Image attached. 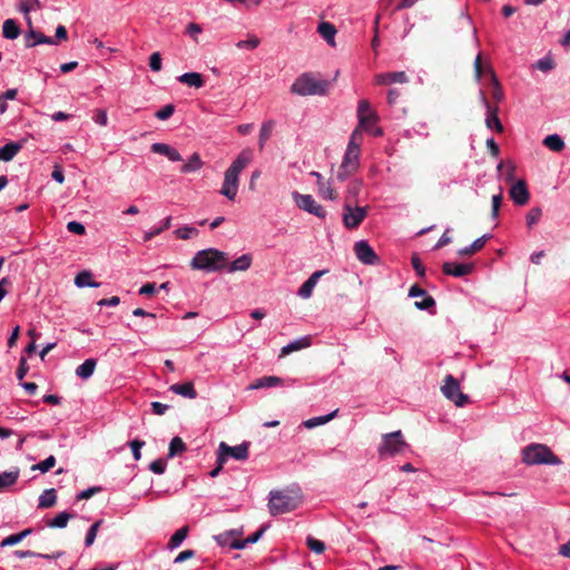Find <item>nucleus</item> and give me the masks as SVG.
<instances>
[{"label":"nucleus","mask_w":570,"mask_h":570,"mask_svg":"<svg viewBox=\"0 0 570 570\" xmlns=\"http://www.w3.org/2000/svg\"><path fill=\"white\" fill-rule=\"evenodd\" d=\"M19 478V470L4 471L0 473V490L7 489L13 485Z\"/></svg>","instance_id":"nucleus-42"},{"label":"nucleus","mask_w":570,"mask_h":570,"mask_svg":"<svg viewBox=\"0 0 570 570\" xmlns=\"http://www.w3.org/2000/svg\"><path fill=\"white\" fill-rule=\"evenodd\" d=\"M303 502V494L298 487L283 490H272L268 494V511L272 515L289 513Z\"/></svg>","instance_id":"nucleus-1"},{"label":"nucleus","mask_w":570,"mask_h":570,"mask_svg":"<svg viewBox=\"0 0 570 570\" xmlns=\"http://www.w3.org/2000/svg\"><path fill=\"white\" fill-rule=\"evenodd\" d=\"M198 234H199V230L196 227L189 226V225H184V226L175 229V232H174V235L176 236V238L183 239V240L191 239V238L196 237Z\"/></svg>","instance_id":"nucleus-41"},{"label":"nucleus","mask_w":570,"mask_h":570,"mask_svg":"<svg viewBox=\"0 0 570 570\" xmlns=\"http://www.w3.org/2000/svg\"><path fill=\"white\" fill-rule=\"evenodd\" d=\"M253 159L250 149L242 150L224 174L220 194L228 200H234L238 193L239 175Z\"/></svg>","instance_id":"nucleus-2"},{"label":"nucleus","mask_w":570,"mask_h":570,"mask_svg":"<svg viewBox=\"0 0 570 570\" xmlns=\"http://www.w3.org/2000/svg\"><path fill=\"white\" fill-rule=\"evenodd\" d=\"M523 462L529 465L551 464L558 465L560 459L544 444L533 443L525 446L522 451Z\"/></svg>","instance_id":"nucleus-7"},{"label":"nucleus","mask_w":570,"mask_h":570,"mask_svg":"<svg viewBox=\"0 0 570 570\" xmlns=\"http://www.w3.org/2000/svg\"><path fill=\"white\" fill-rule=\"evenodd\" d=\"M166 462L161 459H158L150 463L149 469L156 474H163L166 471Z\"/></svg>","instance_id":"nucleus-62"},{"label":"nucleus","mask_w":570,"mask_h":570,"mask_svg":"<svg viewBox=\"0 0 570 570\" xmlns=\"http://www.w3.org/2000/svg\"><path fill=\"white\" fill-rule=\"evenodd\" d=\"M97 361L95 358H87L76 368V375L82 380L89 379L96 368Z\"/></svg>","instance_id":"nucleus-28"},{"label":"nucleus","mask_w":570,"mask_h":570,"mask_svg":"<svg viewBox=\"0 0 570 570\" xmlns=\"http://www.w3.org/2000/svg\"><path fill=\"white\" fill-rule=\"evenodd\" d=\"M407 448L401 431L386 433L382 436V442L377 448V454L381 459L394 456L403 453Z\"/></svg>","instance_id":"nucleus-8"},{"label":"nucleus","mask_w":570,"mask_h":570,"mask_svg":"<svg viewBox=\"0 0 570 570\" xmlns=\"http://www.w3.org/2000/svg\"><path fill=\"white\" fill-rule=\"evenodd\" d=\"M175 112V106L171 104L165 105L163 108L156 111L155 117L159 120L169 119Z\"/></svg>","instance_id":"nucleus-52"},{"label":"nucleus","mask_w":570,"mask_h":570,"mask_svg":"<svg viewBox=\"0 0 570 570\" xmlns=\"http://www.w3.org/2000/svg\"><path fill=\"white\" fill-rule=\"evenodd\" d=\"M354 253L360 262L365 265H375L380 263V257L366 240H358L354 245Z\"/></svg>","instance_id":"nucleus-13"},{"label":"nucleus","mask_w":570,"mask_h":570,"mask_svg":"<svg viewBox=\"0 0 570 570\" xmlns=\"http://www.w3.org/2000/svg\"><path fill=\"white\" fill-rule=\"evenodd\" d=\"M150 149L155 154L166 156L171 161H180L181 160V156H180L179 151L167 144L155 142L151 145Z\"/></svg>","instance_id":"nucleus-21"},{"label":"nucleus","mask_w":570,"mask_h":570,"mask_svg":"<svg viewBox=\"0 0 570 570\" xmlns=\"http://www.w3.org/2000/svg\"><path fill=\"white\" fill-rule=\"evenodd\" d=\"M239 534H240L239 530L233 529V530H228L220 534L215 535V540L219 546L229 547L230 549H233V544L237 540L235 537H237Z\"/></svg>","instance_id":"nucleus-27"},{"label":"nucleus","mask_w":570,"mask_h":570,"mask_svg":"<svg viewBox=\"0 0 570 570\" xmlns=\"http://www.w3.org/2000/svg\"><path fill=\"white\" fill-rule=\"evenodd\" d=\"M72 518V514L63 511L58 513L53 519L47 522L49 528H59L62 529L67 525L68 521Z\"/></svg>","instance_id":"nucleus-46"},{"label":"nucleus","mask_w":570,"mask_h":570,"mask_svg":"<svg viewBox=\"0 0 570 570\" xmlns=\"http://www.w3.org/2000/svg\"><path fill=\"white\" fill-rule=\"evenodd\" d=\"M19 35H20V28H19L18 23L16 22V20L7 19L2 26V36L6 39L14 40L19 37Z\"/></svg>","instance_id":"nucleus-31"},{"label":"nucleus","mask_w":570,"mask_h":570,"mask_svg":"<svg viewBox=\"0 0 570 570\" xmlns=\"http://www.w3.org/2000/svg\"><path fill=\"white\" fill-rule=\"evenodd\" d=\"M490 237H491L490 235L484 234L483 236L476 238L471 245H469L464 248H461L459 253L461 255L474 254L475 252L480 250L485 245V243L488 242V239Z\"/></svg>","instance_id":"nucleus-37"},{"label":"nucleus","mask_w":570,"mask_h":570,"mask_svg":"<svg viewBox=\"0 0 570 570\" xmlns=\"http://www.w3.org/2000/svg\"><path fill=\"white\" fill-rule=\"evenodd\" d=\"M473 268L474 266L471 263L445 262L442 266V272L445 275L463 277L471 274Z\"/></svg>","instance_id":"nucleus-15"},{"label":"nucleus","mask_w":570,"mask_h":570,"mask_svg":"<svg viewBox=\"0 0 570 570\" xmlns=\"http://www.w3.org/2000/svg\"><path fill=\"white\" fill-rule=\"evenodd\" d=\"M474 68H475V77H476L478 80H481V78L485 73L490 75L491 80H492V82L494 85L493 97L495 99L499 98V80H498L494 71L490 67L482 65L481 55L476 56L475 61H474Z\"/></svg>","instance_id":"nucleus-18"},{"label":"nucleus","mask_w":570,"mask_h":570,"mask_svg":"<svg viewBox=\"0 0 570 570\" xmlns=\"http://www.w3.org/2000/svg\"><path fill=\"white\" fill-rule=\"evenodd\" d=\"M326 271H317L314 272L298 288V296L302 298H309L313 294V291L320 279V277L325 274Z\"/></svg>","instance_id":"nucleus-20"},{"label":"nucleus","mask_w":570,"mask_h":570,"mask_svg":"<svg viewBox=\"0 0 570 570\" xmlns=\"http://www.w3.org/2000/svg\"><path fill=\"white\" fill-rule=\"evenodd\" d=\"M317 31L330 46H335L336 29L334 24L323 21L318 24Z\"/></svg>","instance_id":"nucleus-24"},{"label":"nucleus","mask_w":570,"mask_h":570,"mask_svg":"<svg viewBox=\"0 0 570 570\" xmlns=\"http://www.w3.org/2000/svg\"><path fill=\"white\" fill-rule=\"evenodd\" d=\"M336 413H337V410H335L326 415L308 419V420L304 421L303 424L307 429H313V428H316L318 425H323V424L330 422L332 419H334L336 416Z\"/></svg>","instance_id":"nucleus-40"},{"label":"nucleus","mask_w":570,"mask_h":570,"mask_svg":"<svg viewBox=\"0 0 570 570\" xmlns=\"http://www.w3.org/2000/svg\"><path fill=\"white\" fill-rule=\"evenodd\" d=\"M204 166V161L202 160L198 153H194L186 164H184L180 168L183 174L195 173L198 171Z\"/></svg>","instance_id":"nucleus-30"},{"label":"nucleus","mask_w":570,"mask_h":570,"mask_svg":"<svg viewBox=\"0 0 570 570\" xmlns=\"http://www.w3.org/2000/svg\"><path fill=\"white\" fill-rule=\"evenodd\" d=\"M57 494L55 489L45 490L38 500V508L48 509L56 504Z\"/></svg>","instance_id":"nucleus-32"},{"label":"nucleus","mask_w":570,"mask_h":570,"mask_svg":"<svg viewBox=\"0 0 570 570\" xmlns=\"http://www.w3.org/2000/svg\"><path fill=\"white\" fill-rule=\"evenodd\" d=\"M75 285L77 287H99L100 284L92 281V275L88 271L78 273L75 277Z\"/></svg>","instance_id":"nucleus-33"},{"label":"nucleus","mask_w":570,"mask_h":570,"mask_svg":"<svg viewBox=\"0 0 570 570\" xmlns=\"http://www.w3.org/2000/svg\"><path fill=\"white\" fill-rule=\"evenodd\" d=\"M541 215L542 212L539 207L531 208L525 217L528 227L534 225L540 219Z\"/></svg>","instance_id":"nucleus-56"},{"label":"nucleus","mask_w":570,"mask_h":570,"mask_svg":"<svg viewBox=\"0 0 570 570\" xmlns=\"http://www.w3.org/2000/svg\"><path fill=\"white\" fill-rule=\"evenodd\" d=\"M171 225V216H167L159 226H154L149 230H147L144 235V240L148 242L151 238L156 237L160 233H163L165 229L169 228Z\"/></svg>","instance_id":"nucleus-38"},{"label":"nucleus","mask_w":570,"mask_h":570,"mask_svg":"<svg viewBox=\"0 0 570 570\" xmlns=\"http://www.w3.org/2000/svg\"><path fill=\"white\" fill-rule=\"evenodd\" d=\"M169 391L186 399H196L197 392L193 382L176 383L169 386Z\"/></svg>","instance_id":"nucleus-23"},{"label":"nucleus","mask_w":570,"mask_h":570,"mask_svg":"<svg viewBox=\"0 0 570 570\" xmlns=\"http://www.w3.org/2000/svg\"><path fill=\"white\" fill-rule=\"evenodd\" d=\"M274 126H275L274 120H267L262 124L261 130H259V137H258L259 149H263L266 141L269 139L272 131L274 129Z\"/></svg>","instance_id":"nucleus-36"},{"label":"nucleus","mask_w":570,"mask_h":570,"mask_svg":"<svg viewBox=\"0 0 570 570\" xmlns=\"http://www.w3.org/2000/svg\"><path fill=\"white\" fill-rule=\"evenodd\" d=\"M253 262V257L250 254H243L236 259H234L232 263H227V266L225 267L228 273H235V272H245L247 271Z\"/></svg>","instance_id":"nucleus-22"},{"label":"nucleus","mask_w":570,"mask_h":570,"mask_svg":"<svg viewBox=\"0 0 570 570\" xmlns=\"http://www.w3.org/2000/svg\"><path fill=\"white\" fill-rule=\"evenodd\" d=\"M414 305L417 309L426 311L435 305V299L428 294L421 301H416Z\"/></svg>","instance_id":"nucleus-55"},{"label":"nucleus","mask_w":570,"mask_h":570,"mask_svg":"<svg viewBox=\"0 0 570 570\" xmlns=\"http://www.w3.org/2000/svg\"><path fill=\"white\" fill-rule=\"evenodd\" d=\"M509 196L519 206L529 202V190L524 180H518L509 189Z\"/></svg>","instance_id":"nucleus-16"},{"label":"nucleus","mask_w":570,"mask_h":570,"mask_svg":"<svg viewBox=\"0 0 570 570\" xmlns=\"http://www.w3.org/2000/svg\"><path fill=\"white\" fill-rule=\"evenodd\" d=\"M259 46V39L255 36L248 37L246 40H240L236 43L239 49H255Z\"/></svg>","instance_id":"nucleus-54"},{"label":"nucleus","mask_w":570,"mask_h":570,"mask_svg":"<svg viewBox=\"0 0 570 570\" xmlns=\"http://www.w3.org/2000/svg\"><path fill=\"white\" fill-rule=\"evenodd\" d=\"M366 214V207H352L351 205L345 204L343 224L347 229H354L364 220Z\"/></svg>","instance_id":"nucleus-12"},{"label":"nucleus","mask_w":570,"mask_h":570,"mask_svg":"<svg viewBox=\"0 0 570 570\" xmlns=\"http://www.w3.org/2000/svg\"><path fill=\"white\" fill-rule=\"evenodd\" d=\"M92 120L99 125V126H107L108 125V116L107 111L105 109H97L95 111V115L92 116Z\"/></svg>","instance_id":"nucleus-59"},{"label":"nucleus","mask_w":570,"mask_h":570,"mask_svg":"<svg viewBox=\"0 0 570 570\" xmlns=\"http://www.w3.org/2000/svg\"><path fill=\"white\" fill-rule=\"evenodd\" d=\"M101 491V488L100 487H91V488H88L81 492H79L77 495H76V499L78 501L80 500H87L89 498H91L94 494L98 493Z\"/></svg>","instance_id":"nucleus-61"},{"label":"nucleus","mask_w":570,"mask_h":570,"mask_svg":"<svg viewBox=\"0 0 570 570\" xmlns=\"http://www.w3.org/2000/svg\"><path fill=\"white\" fill-rule=\"evenodd\" d=\"M14 554L20 558V559H24V558H42V559H47V560H51V559H58L62 556V552H57L55 554H45V553H37L35 551H31V550H17L14 552Z\"/></svg>","instance_id":"nucleus-43"},{"label":"nucleus","mask_w":570,"mask_h":570,"mask_svg":"<svg viewBox=\"0 0 570 570\" xmlns=\"http://www.w3.org/2000/svg\"><path fill=\"white\" fill-rule=\"evenodd\" d=\"M100 524H101V521H96L95 523H92L90 525L89 530L87 531L86 538H85L86 547H90L95 542V539L97 537V531H98V528L100 527Z\"/></svg>","instance_id":"nucleus-53"},{"label":"nucleus","mask_w":570,"mask_h":570,"mask_svg":"<svg viewBox=\"0 0 570 570\" xmlns=\"http://www.w3.org/2000/svg\"><path fill=\"white\" fill-rule=\"evenodd\" d=\"M309 345H311V338L308 336L299 337L295 341H292L287 345L283 346L281 350V356H284L292 352L308 347Z\"/></svg>","instance_id":"nucleus-25"},{"label":"nucleus","mask_w":570,"mask_h":570,"mask_svg":"<svg viewBox=\"0 0 570 570\" xmlns=\"http://www.w3.org/2000/svg\"><path fill=\"white\" fill-rule=\"evenodd\" d=\"M543 145L550 150L557 153L561 151L564 148V142L562 138L557 134L547 136L543 139Z\"/></svg>","instance_id":"nucleus-44"},{"label":"nucleus","mask_w":570,"mask_h":570,"mask_svg":"<svg viewBox=\"0 0 570 570\" xmlns=\"http://www.w3.org/2000/svg\"><path fill=\"white\" fill-rule=\"evenodd\" d=\"M556 63L551 57H544L534 63V68L540 71L548 72L554 68Z\"/></svg>","instance_id":"nucleus-50"},{"label":"nucleus","mask_w":570,"mask_h":570,"mask_svg":"<svg viewBox=\"0 0 570 570\" xmlns=\"http://www.w3.org/2000/svg\"><path fill=\"white\" fill-rule=\"evenodd\" d=\"M217 454L219 455V463H226L229 458L236 461H246L249 454V443L244 442L236 446H230L226 442H220Z\"/></svg>","instance_id":"nucleus-9"},{"label":"nucleus","mask_w":570,"mask_h":570,"mask_svg":"<svg viewBox=\"0 0 570 570\" xmlns=\"http://www.w3.org/2000/svg\"><path fill=\"white\" fill-rule=\"evenodd\" d=\"M292 197L299 209L307 212L308 214H312L318 218L326 217V210L316 203L312 195H304L299 194L298 191H293Z\"/></svg>","instance_id":"nucleus-10"},{"label":"nucleus","mask_w":570,"mask_h":570,"mask_svg":"<svg viewBox=\"0 0 570 570\" xmlns=\"http://www.w3.org/2000/svg\"><path fill=\"white\" fill-rule=\"evenodd\" d=\"M130 449H131V452H132V456H134V460L135 461H139L140 458H141V448L145 445V442L141 441V440H132L130 443Z\"/></svg>","instance_id":"nucleus-58"},{"label":"nucleus","mask_w":570,"mask_h":570,"mask_svg":"<svg viewBox=\"0 0 570 570\" xmlns=\"http://www.w3.org/2000/svg\"><path fill=\"white\" fill-rule=\"evenodd\" d=\"M480 98H481V101L483 104V106L485 107L487 109V118H485V124L488 126V128L490 129H494L495 131L499 132V111H498V108H491L483 90H480Z\"/></svg>","instance_id":"nucleus-19"},{"label":"nucleus","mask_w":570,"mask_h":570,"mask_svg":"<svg viewBox=\"0 0 570 570\" xmlns=\"http://www.w3.org/2000/svg\"><path fill=\"white\" fill-rule=\"evenodd\" d=\"M306 544L307 547L309 548V550H312L313 552L317 553V554H321L324 552L325 550V544L324 542L308 535L307 539H306Z\"/></svg>","instance_id":"nucleus-51"},{"label":"nucleus","mask_w":570,"mask_h":570,"mask_svg":"<svg viewBox=\"0 0 570 570\" xmlns=\"http://www.w3.org/2000/svg\"><path fill=\"white\" fill-rule=\"evenodd\" d=\"M39 0H27L20 4L19 10L26 16L29 26H31V19L29 17L30 11L40 9Z\"/></svg>","instance_id":"nucleus-47"},{"label":"nucleus","mask_w":570,"mask_h":570,"mask_svg":"<svg viewBox=\"0 0 570 570\" xmlns=\"http://www.w3.org/2000/svg\"><path fill=\"white\" fill-rule=\"evenodd\" d=\"M21 145L19 142H8L0 148V160L10 161L20 151Z\"/></svg>","instance_id":"nucleus-29"},{"label":"nucleus","mask_w":570,"mask_h":570,"mask_svg":"<svg viewBox=\"0 0 570 570\" xmlns=\"http://www.w3.org/2000/svg\"><path fill=\"white\" fill-rule=\"evenodd\" d=\"M28 370H29V367L27 365L26 358L21 357L20 362H19V366H18L17 372H16L17 379L19 381H22L24 379V376L27 375Z\"/></svg>","instance_id":"nucleus-63"},{"label":"nucleus","mask_w":570,"mask_h":570,"mask_svg":"<svg viewBox=\"0 0 570 570\" xmlns=\"http://www.w3.org/2000/svg\"><path fill=\"white\" fill-rule=\"evenodd\" d=\"M188 535V527H181L169 539L167 548L169 550L177 549Z\"/></svg>","instance_id":"nucleus-35"},{"label":"nucleus","mask_w":570,"mask_h":570,"mask_svg":"<svg viewBox=\"0 0 570 570\" xmlns=\"http://www.w3.org/2000/svg\"><path fill=\"white\" fill-rule=\"evenodd\" d=\"M149 68L155 71V72H158L161 70L163 68V63H161V56L159 52H154L150 55L149 57Z\"/></svg>","instance_id":"nucleus-57"},{"label":"nucleus","mask_w":570,"mask_h":570,"mask_svg":"<svg viewBox=\"0 0 570 570\" xmlns=\"http://www.w3.org/2000/svg\"><path fill=\"white\" fill-rule=\"evenodd\" d=\"M441 390L443 395L458 406L464 405L468 401V396L461 392L459 382L451 374L445 376Z\"/></svg>","instance_id":"nucleus-11"},{"label":"nucleus","mask_w":570,"mask_h":570,"mask_svg":"<svg viewBox=\"0 0 570 570\" xmlns=\"http://www.w3.org/2000/svg\"><path fill=\"white\" fill-rule=\"evenodd\" d=\"M178 81L189 87L202 88L204 86L203 76L198 72H185L180 75Z\"/></svg>","instance_id":"nucleus-26"},{"label":"nucleus","mask_w":570,"mask_h":570,"mask_svg":"<svg viewBox=\"0 0 570 570\" xmlns=\"http://www.w3.org/2000/svg\"><path fill=\"white\" fill-rule=\"evenodd\" d=\"M409 77L404 71L382 72L374 77V83L379 86H390L393 83H406Z\"/></svg>","instance_id":"nucleus-14"},{"label":"nucleus","mask_w":570,"mask_h":570,"mask_svg":"<svg viewBox=\"0 0 570 570\" xmlns=\"http://www.w3.org/2000/svg\"><path fill=\"white\" fill-rule=\"evenodd\" d=\"M187 446L180 436H174L168 448V458H175L186 452Z\"/></svg>","instance_id":"nucleus-34"},{"label":"nucleus","mask_w":570,"mask_h":570,"mask_svg":"<svg viewBox=\"0 0 570 570\" xmlns=\"http://www.w3.org/2000/svg\"><path fill=\"white\" fill-rule=\"evenodd\" d=\"M264 532H265V527H262L258 531H256L252 535H248L246 539L236 540L235 543L233 544V549L240 550V549H245L248 544L256 543L261 539V537L263 535Z\"/></svg>","instance_id":"nucleus-39"},{"label":"nucleus","mask_w":570,"mask_h":570,"mask_svg":"<svg viewBox=\"0 0 570 570\" xmlns=\"http://www.w3.org/2000/svg\"><path fill=\"white\" fill-rule=\"evenodd\" d=\"M328 89V81L316 78L311 72L298 76L291 86V92L297 96L325 95Z\"/></svg>","instance_id":"nucleus-6"},{"label":"nucleus","mask_w":570,"mask_h":570,"mask_svg":"<svg viewBox=\"0 0 570 570\" xmlns=\"http://www.w3.org/2000/svg\"><path fill=\"white\" fill-rule=\"evenodd\" d=\"M56 464V458L53 455H49L43 461L39 462L38 464H35L32 466V470H39L41 473H46L49 470H51Z\"/></svg>","instance_id":"nucleus-49"},{"label":"nucleus","mask_w":570,"mask_h":570,"mask_svg":"<svg viewBox=\"0 0 570 570\" xmlns=\"http://www.w3.org/2000/svg\"><path fill=\"white\" fill-rule=\"evenodd\" d=\"M32 533V529L28 528L19 533L10 534L7 538H4L0 546L1 547H11L14 544H18L20 541H22L26 537Z\"/></svg>","instance_id":"nucleus-45"},{"label":"nucleus","mask_w":570,"mask_h":570,"mask_svg":"<svg viewBox=\"0 0 570 570\" xmlns=\"http://www.w3.org/2000/svg\"><path fill=\"white\" fill-rule=\"evenodd\" d=\"M67 229L72 233V234H77V235H83L86 233V227L83 226V224L77 222V220H71L67 224Z\"/></svg>","instance_id":"nucleus-60"},{"label":"nucleus","mask_w":570,"mask_h":570,"mask_svg":"<svg viewBox=\"0 0 570 570\" xmlns=\"http://www.w3.org/2000/svg\"><path fill=\"white\" fill-rule=\"evenodd\" d=\"M317 193L320 195V197H322L323 199H331L333 200L335 198V193L333 190V188L331 187V185L326 181H318V185H317Z\"/></svg>","instance_id":"nucleus-48"},{"label":"nucleus","mask_w":570,"mask_h":570,"mask_svg":"<svg viewBox=\"0 0 570 570\" xmlns=\"http://www.w3.org/2000/svg\"><path fill=\"white\" fill-rule=\"evenodd\" d=\"M190 268L213 273L227 266V254L216 248L198 250L189 263Z\"/></svg>","instance_id":"nucleus-4"},{"label":"nucleus","mask_w":570,"mask_h":570,"mask_svg":"<svg viewBox=\"0 0 570 570\" xmlns=\"http://www.w3.org/2000/svg\"><path fill=\"white\" fill-rule=\"evenodd\" d=\"M377 121L379 115L371 107L370 102L366 99L360 100L357 105V126L353 131H358L363 137L364 131L374 137H381L383 136V130L376 126Z\"/></svg>","instance_id":"nucleus-5"},{"label":"nucleus","mask_w":570,"mask_h":570,"mask_svg":"<svg viewBox=\"0 0 570 570\" xmlns=\"http://www.w3.org/2000/svg\"><path fill=\"white\" fill-rule=\"evenodd\" d=\"M24 46L27 48H32L38 45H56V40L53 38L45 36L43 33L33 30L32 28L29 29L24 33Z\"/></svg>","instance_id":"nucleus-17"},{"label":"nucleus","mask_w":570,"mask_h":570,"mask_svg":"<svg viewBox=\"0 0 570 570\" xmlns=\"http://www.w3.org/2000/svg\"><path fill=\"white\" fill-rule=\"evenodd\" d=\"M202 31H203V28L198 23H195V22H190L186 27L187 35H189L195 40H196L197 36L199 33H202Z\"/></svg>","instance_id":"nucleus-64"},{"label":"nucleus","mask_w":570,"mask_h":570,"mask_svg":"<svg viewBox=\"0 0 570 570\" xmlns=\"http://www.w3.org/2000/svg\"><path fill=\"white\" fill-rule=\"evenodd\" d=\"M364 137L358 131H352L348 142L343 155L342 163L337 170V179L346 180L348 177L357 173L361 166V147Z\"/></svg>","instance_id":"nucleus-3"}]
</instances>
